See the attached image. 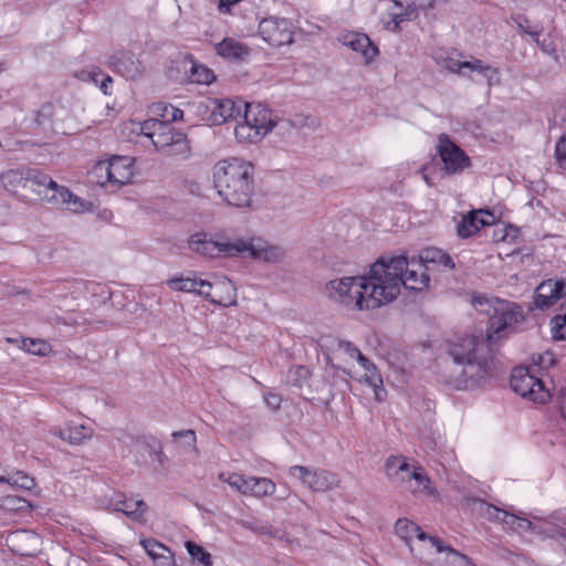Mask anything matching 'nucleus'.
<instances>
[{
    "mask_svg": "<svg viewBox=\"0 0 566 566\" xmlns=\"http://www.w3.org/2000/svg\"><path fill=\"white\" fill-rule=\"evenodd\" d=\"M23 347L33 355L45 356L50 350V345L41 339H24Z\"/></svg>",
    "mask_w": 566,
    "mask_h": 566,
    "instance_id": "obj_50",
    "label": "nucleus"
},
{
    "mask_svg": "<svg viewBox=\"0 0 566 566\" xmlns=\"http://www.w3.org/2000/svg\"><path fill=\"white\" fill-rule=\"evenodd\" d=\"M140 133L149 138L156 150L167 157L185 159L190 154V146L185 133L170 124L150 118L140 124Z\"/></svg>",
    "mask_w": 566,
    "mask_h": 566,
    "instance_id": "obj_6",
    "label": "nucleus"
},
{
    "mask_svg": "<svg viewBox=\"0 0 566 566\" xmlns=\"http://www.w3.org/2000/svg\"><path fill=\"white\" fill-rule=\"evenodd\" d=\"M556 282H557L559 295L563 298L566 296V277L557 280Z\"/></svg>",
    "mask_w": 566,
    "mask_h": 566,
    "instance_id": "obj_63",
    "label": "nucleus"
},
{
    "mask_svg": "<svg viewBox=\"0 0 566 566\" xmlns=\"http://www.w3.org/2000/svg\"><path fill=\"white\" fill-rule=\"evenodd\" d=\"M196 294L205 297L212 304L229 307L237 304L235 286L227 277L211 283L198 276Z\"/></svg>",
    "mask_w": 566,
    "mask_h": 566,
    "instance_id": "obj_13",
    "label": "nucleus"
},
{
    "mask_svg": "<svg viewBox=\"0 0 566 566\" xmlns=\"http://www.w3.org/2000/svg\"><path fill=\"white\" fill-rule=\"evenodd\" d=\"M259 34L273 46H282L293 41L292 23L284 18L270 17L259 23Z\"/></svg>",
    "mask_w": 566,
    "mask_h": 566,
    "instance_id": "obj_15",
    "label": "nucleus"
},
{
    "mask_svg": "<svg viewBox=\"0 0 566 566\" xmlns=\"http://www.w3.org/2000/svg\"><path fill=\"white\" fill-rule=\"evenodd\" d=\"M472 304L478 312L489 317L486 339H484L489 345L523 331L525 314L517 303L476 295L473 297Z\"/></svg>",
    "mask_w": 566,
    "mask_h": 566,
    "instance_id": "obj_5",
    "label": "nucleus"
},
{
    "mask_svg": "<svg viewBox=\"0 0 566 566\" xmlns=\"http://www.w3.org/2000/svg\"><path fill=\"white\" fill-rule=\"evenodd\" d=\"M189 249L206 258H238L240 255L239 239L230 241L219 237L209 239L207 233L197 232L188 240Z\"/></svg>",
    "mask_w": 566,
    "mask_h": 566,
    "instance_id": "obj_11",
    "label": "nucleus"
},
{
    "mask_svg": "<svg viewBox=\"0 0 566 566\" xmlns=\"http://www.w3.org/2000/svg\"><path fill=\"white\" fill-rule=\"evenodd\" d=\"M239 248L240 255L238 258L249 256L253 260L279 263L285 256L282 248L272 245L262 239H239Z\"/></svg>",
    "mask_w": 566,
    "mask_h": 566,
    "instance_id": "obj_16",
    "label": "nucleus"
},
{
    "mask_svg": "<svg viewBox=\"0 0 566 566\" xmlns=\"http://www.w3.org/2000/svg\"><path fill=\"white\" fill-rule=\"evenodd\" d=\"M31 507H32L31 503L20 496L9 494V495H4V496L0 497V509L22 512V511L29 510Z\"/></svg>",
    "mask_w": 566,
    "mask_h": 566,
    "instance_id": "obj_44",
    "label": "nucleus"
},
{
    "mask_svg": "<svg viewBox=\"0 0 566 566\" xmlns=\"http://www.w3.org/2000/svg\"><path fill=\"white\" fill-rule=\"evenodd\" d=\"M417 18L413 13H409L407 10H399V12L392 13L391 22L388 23L387 28L394 32L400 30V23L405 20Z\"/></svg>",
    "mask_w": 566,
    "mask_h": 566,
    "instance_id": "obj_55",
    "label": "nucleus"
},
{
    "mask_svg": "<svg viewBox=\"0 0 566 566\" xmlns=\"http://www.w3.org/2000/svg\"><path fill=\"white\" fill-rule=\"evenodd\" d=\"M42 200L52 206L75 213L90 210L91 203L74 195L69 188L60 186L49 175L45 174V180L38 184V189H33Z\"/></svg>",
    "mask_w": 566,
    "mask_h": 566,
    "instance_id": "obj_9",
    "label": "nucleus"
},
{
    "mask_svg": "<svg viewBox=\"0 0 566 566\" xmlns=\"http://www.w3.org/2000/svg\"><path fill=\"white\" fill-rule=\"evenodd\" d=\"M411 476H413V481L416 482V488L413 492L432 495L434 493L431 486V480L426 473L424 469L421 467H417L416 471H412Z\"/></svg>",
    "mask_w": 566,
    "mask_h": 566,
    "instance_id": "obj_43",
    "label": "nucleus"
},
{
    "mask_svg": "<svg viewBox=\"0 0 566 566\" xmlns=\"http://www.w3.org/2000/svg\"><path fill=\"white\" fill-rule=\"evenodd\" d=\"M289 473L297 478L302 484L313 492H327L339 485V478L336 473L325 469H310L304 465H293Z\"/></svg>",
    "mask_w": 566,
    "mask_h": 566,
    "instance_id": "obj_12",
    "label": "nucleus"
},
{
    "mask_svg": "<svg viewBox=\"0 0 566 566\" xmlns=\"http://www.w3.org/2000/svg\"><path fill=\"white\" fill-rule=\"evenodd\" d=\"M474 510L483 517L492 522H500L507 528L515 531L518 522V514L511 513L503 509H500L493 504H490L483 500H475L473 502Z\"/></svg>",
    "mask_w": 566,
    "mask_h": 566,
    "instance_id": "obj_21",
    "label": "nucleus"
},
{
    "mask_svg": "<svg viewBox=\"0 0 566 566\" xmlns=\"http://www.w3.org/2000/svg\"><path fill=\"white\" fill-rule=\"evenodd\" d=\"M557 402L563 418L566 419V388H563L558 391Z\"/></svg>",
    "mask_w": 566,
    "mask_h": 566,
    "instance_id": "obj_62",
    "label": "nucleus"
},
{
    "mask_svg": "<svg viewBox=\"0 0 566 566\" xmlns=\"http://www.w3.org/2000/svg\"><path fill=\"white\" fill-rule=\"evenodd\" d=\"M358 364L366 370V375H370L371 373H378L376 366L363 354L356 359Z\"/></svg>",
    "mask_w": 566,
    "mask_h": 566,
    "instance_id": "obj_61",
    "label": "nucleus"
},
{
    "mask_svg": "<svg viewBox=\"0 0 566 566\" xmlns=\"http://www.w3.org/2000/svg\"><path fill=\"white\" fill-rule=\"evenodd\" d=\"M448 354L462 370L457 379L458 389H473L483 385L492 373L490 345L481 337L465 335L450 343Z\"/></svg>",
    "mask_w": 566,
    "mask_h": 566,
    "instance_id": "obj_3",
    "label": "nucleus"
},
{
    "mask_svg": "<svg viewBox=\"0 0 566 566\" xmlns=\"http://www.w3.org/2000/svg\"><path fill=\"white\" fill-rule=\"evenodd\" d=\"M212 294H213V295H216L217 297H226V292L220 291V290H219V291H217V292H216V291H213V293H212Z\"/></svg>",
    "mask_w": 566,
    "mask_h": 566,
    "instance_id": "obj_64",
    "label": "nucleus"
},
{
    "mask_svg": "<svg viewBox=\"0 0 566 566\" xmlns=\"http://www.w3.org/2000/svg\"><path fill=\"white\" fill-rule=\"evenodd\" d=\"M191 70H192V74H191L192 82H196L199 84H210L214 80L213 72L203 65L193 64Z\"/></svg>",
    "mask_w": 566,
    "mask_h": 566,
    "instance_id": "obj_49",
    "label": "nucleus"
},
{
    "mask_svg": "<svg viewBox=\"0 0 566 566\" xmlns=\"http://www.w3.org/2000/svg\"><path fill=\"white\" fill-rule=\"evenodd\" d=\"M214 50L219 56L233 61H242L250 54L249 46L233 38H224Z\"/></svg>",
    "mask_w": 566,
    "mask_h": 566,
    "instance_id": "obj_26",
    "label": "nucleus"
},
{
    "mask_svg": "<svg viewBox=\"0 0 566 566\" xmlns=\"http://www.w3.org/2000/svg\"><path fill=\"white\" fill-rule=\"evenodd\" d=\"M287 381L296 387H302L303 384L311 377V370L303 365H296L289 369Z\"/></svg>",
    "mask_w": 566,
    "mask_h": 566,
    "instance_id": "obj_45",
    "label": "nucleus"
},
{
    "mask_svg": "<svg viewBox=\"0 0 566 566\" xmlns=\"http://www.w3.org/2000/svg\"><path fill=\"white\" fill-rule=\"evenodd\" d=\"M515 531L520 533H542V530L534 522H532L523 512H520L518 522L516 524Z\"/></svg>",
    "mask_w": 566,
    "mask_h": 566,
    "instance_id": "obj_52",
    "label": "nucleus"
},
{
    "mask_svg": "<svg viewBox=\"0 0 566 566\" xmlns=\"http://www.w3.org/2000/svg\"><path fill=\"white\" fill-rule=\"evenodd\" d=\"M264 401L265 403L273 410H276L281 406V397L273 392H268L264 395Z\"/></svg>",
    "mask_w": 566,
    "mask_h": 566,
    "instance_id": "obj_59",
    "label": "nucleus"
},
{
    "mask_svg": "<svg viewBox=\"0 0 566 566\" xmlns=\"http://www.w3.org/2000/svg\"><path fill=\"white\" fill-rule=\"evenodd\" d=\"M464 64H469V61H459L450 59L447 62L446 67L451 73L458 74L460 76H469L468 67H465Z\"/></svg>",
    "mask_w": 566,
    "mask_h": 566,
    "instance_id": "obj_56",
    "label": "nucleus"
},
{
    "mask_svg": "<svg viewBox=\"0 0 566 566\" xmlns=\"http://www.w3.org/2000/svg\"><path fill=\"white\" fill-rule=\"evenodd\" d=\"M198 275L196 272H189L187 275L180 274L166 281L167 286L176 292L196 294Z\"/></svg>",
    "mask_w": 566,
    "mask_h": 566,
    "instance_id": "obj_32",
    "label": "nucleus"
},
{
    "mask_svg": "<svg viewBox=\"0 0 566 566\" xmlns=\"http://www.w3.org/2000/svg\"><path fill=\"white\" fill-rule=\"evenodd\" d=\"M562 297L559 295L557 282L547 280L542 282L536 291L534 297V304L539 310H545L554 305Z\"/></svg>",
    "mask_w": 566,
    "mask_h": 566,
    "instance_id": "obj_27",
    "label": "nucleus"
},
{
    "mask_svg": "<svg viewBox=\"0 0 566 566\" xmlns=\"http://www.w3.org/2000/svg\"><path fill=\"white\" fill-rule=\"evenodd\" d=\"M109 507L116 512L124 513L127 517L137 522L143 520L144 513L147 510V505L143 500L126 499L122 495L117 499H112Z\"/></svg>",
    "mask_w": 566,
    "mask_h": 566,
    "instance_id": "obj_23",
    "label": "nucleus"
},
{
    "mask_svg": "<svg viewBox=\"0 0 566 566\" xmlns=\"http://www.w3.org/2000/svg\"><path fill=\"white\" fill-rule=\"evenodd\" d=\"M534 40L545 54L552 56L555 62H559L558 48L562 45L560 39L556 35L548 34L543 39L535 36Z\"/></svg>",
    "mask_w": 566,
    "mask_h": 566,
    "instance_id": "obj_39",
    "label": "nucleus"
},
{
    "mask_svg": "<svg viewBox=\"0 0 566 566\" xmlns=\"http://www.w3.org/2000/svg\"><path fill=\"white\" fill-rule=\"evenodd\" d=\"M443 552L446 553L444 566H475L470 557L450 546L443 545L441 553Z\"/></svg>",
    "mask_w": 566,
    "mask_h": 566,
    "instance_id": "obj_42",
    "label": "nucleus"
},
{
    "mask_svg": "<svg viewBox=\"0 0 566 566\" xmlns=\"http://www.w3.org/2000/svg\"><path fill=\"white\" fill-rule=\"evenodd\" d=\"M172 437L174 438H186L189 447H191V448L196 447V441H197L196 432L191 429L175 431V432H172Z\"/></svg>",
    "mask_w": 566,
    "mask_h": 566,
    "instance_id": "obj_58",
    "label": "nucleus"
},
{
    "mask_svg": "<svg viewBox=\"0 0 566 566\" xmlns=\"http://www.w3.org/2000/svg\"><path fill=\"white\" fill-rule=\"evenodd\" d=\"M386 469L388 476L395 482H410L413 480L411 476L412 471H416L417 467L411 465L407 462L403 457L391 455L386 461Z\"/></svg>",
    "mask_w": 566,
    "mask_h": 566,
    "instance_id": "obj_24",
    "label": "nucleus"
},
{
    "mask_svg": "<svg viewBox=\"0 0 566 566\" xmlns=\"http://www.w3.org/2000/svg\"><path fill=\"white\" fill-rule=\"evenodd\" d=\"M56 115V105L52 102H46L35 112L34 122L43 129H52Z\"/></svg>",
    "mask_w": 566,
    "mask_h": 566,
    "instance_id": "obj_35",
    "label": "nucleus"
},
{
    "mask_svg": "<svg viewBox=\"0 0 566 566\" xmlns=\"http://www.w3.org/2000/svg\"><path fill=\"white\" fill-rule=\"evenodd\" d=\"M339 348L343 349L350 358L357 359L361 352L359 348L349 340H340L338 344Z\"/></svg>",
    "mask_w": 566,
    "mask_h": 566,
    "instance_id": "obj_57",
    "label": "nucleus"
},
{
    "mask_svg": "<svg viewBox=\"0 0 566 566\" xmlns=\"http://www.w3.org/2000/svg\"><path fill=\"white\" fill-rule=\"evenodd\" d=\"M45 180V174L36 168L9 169L0 175L3 187L11 192L27 188L29 184L36 186Z\"/></svg>",
    "mask_w": 566,
    "mask_h": 566,
    "instance_id": "obj_18",
    "label": "nucleus"
},
{
    "mask_svg": "<svg viewBox=\"0 0 566 566\" xmlns=\"http://www.w3.org/2000/svg\"><path fill=\"white\" fill-rule=\"evenodd\" d=\"M275 483L268 478L252 476L251 495L250 496H270L275 492Z\"/></svg>",
    "mask_w": 566,
    "mask_h": 566,
    "instance_id": "obj_40",
    "label": "nucleus"
},
{
    "mask_svg": "<svg viewBox=\"0 0 566 566\" xmlns=\"http://www.w3.org/2000/svg\"><path fill=\"white\" fill-rule=\"evenodd\" d=\"M186 548L192 559L198 560L202 566H212L211 555L202 546L188 541Z\"/></svg>",
    "mask_w": 566,
    "mask_h": 566,
    "instance_id": "obj_46",
    "label": "nucleus"
},
{
    "mask_svg": "<svg viewBox=\"0 0 566 566\" xmlns=\"http://www.w3.org/2000/svg\"><path fill=\"white\" fill-rule=\"evenodd\" d=\"M395 532L406 543L411 554L420 560L426 558L422 548H433L437 553L443 549V543L439 537L427 535L419 525L408 518H399L395 524Z\"/></svg>",
    "mask_w": 566,
    "mask_h": 566,
    "instance_id": "obj_10",
    "label": "nucleus"
},
{
    "mask_svg": "<svg viewBox=\"0 0 566 566\" xmlns=\"http://www.w3.org/2000/svg\"><path fill=\"white\" fill-rule=\"evenodd\" d=\"M365 382L374 388V395L377 401L385 400L387 391L384 388L382 377L379 373H371L370 375H366Z\"/></svg>",
    "mask_w": 566,
    "mask_h": 566,
    "instance_id": "obj_48",
    "label": "nucleus"
},
{
    "mask_svg": "<svg viewBox=\"0 0 566 566\" xmlns=\"http://www.w3.org/2000/svg\"><path fill=\"white\" fill-rule=\"evenodd\" d=\"M243 118L249 119L265 137L277 124L276 116L262 104H244Z\"/></svg>",
    "mask_w": 566,
    "mask_h": 566,
    "instance_id": "obj_19",
    "label": "nucleus"
},
{
    "mask_svg": "<svg viewBox=\"0 0 566 566\" xmlns=\"http://www.w3.org/2000/svg\"><path fill=\"white\" fill-rule=\"evenodd\" d=\"M153 113L161 117L159 122H165L168 124H170L171 122L180 120L182 119L184 116V112L181 109L165 103L154 104Z\"/></svg>",
    "mask_w": 566,
    "mask_h": 566,
    "instance_id": "obj_38",
    "label": "nucleus"
},
{
    "mask_svg": "<svg viewBox=\"0 0 566 566\" xmlns=\"http://www.w3.org/2000/svg\"><path fill=\"white\" fill-rule=\"evenodd\" d=\"M494 216L488 210H472L457 223V234L462 238H470L485 226L493 223Z\"/></svg>",
    "mask_w": 566,
    "mask_h": 566,
    "instance_id": "obj_20",
    "label": "nucleus"
},
{
    "mask_svg": "<svg viewBox=\"0 0 566 566\" xmlns=\"http://www.w3.org/2000/svg\"><path fill=\"white\" fill-rule=\"evenodd\" d=\"M374 268L373 279L380 282V287L388 291V294H384L386 305L398 297L402 286L416 292H421L429 286L428 268L419 258L380 256L374 262Z\"/></svg>",
    "mask_w": 566,
    "mask_h": 566,
    "instance_id": "obj_1",
    "label": "nucleus"
},
{
    "mask_svg": "<svg viewBox=\"0 0 566 566\" xmlns=\"http://www.w3.org/2000/svg\"><path fill=\"white\" fill-rule=\"evenodd\" d=\"M551 334L554 340L566 339V311L563 315H555L549 322Z\"/></svg>",
    "mask_w": 566,
    "mask_h": 566,
    "instance_id": "obj_47",
    "label": "nucleus"
},
{
    "mask_svg": "<svg viewBox=\"0 0 566 566\" xmlns=\"http://www.w3.org/2000/svg\"><path fill=\"white\" fill-rule=\"evenodd\" d=\"M437 151L448 175L460 174L471 166L470 157L444 133L438 137Z\"/></svg>",
    "mask_w": 566,
    "mask_h": 566,
    "instance_id": "obj_14",
    "label": "nucleus"
},
{
    "mask_svg": "<svg viewBox=\"0 0 566 566\" xmlns=\"http://www.w3.org/2000/svg\"><path fill=\"white\" fill-rule=\"evenodd\" d=\"M419 259L423 262L424 266H427V264H434L447 270H453L455 268L450 254L438 248L422 250L419 254Z\"/></svg>",
    "mask_w": 566,
    "mask_h": 566,
    "instance_id": "obj_31",
    "label": "nucleus"
},
{
    "mask_svg": "<svg viewBox=\"0 0 566 566\" xmlns=\"http://www.w3.org/2000/svg\"><path fill=\"white\" fill-rule=\"evenodd\" d=\"M464 66L468 67V77L471 78V73L475 72L486 81L490 87L501 82L499 70L480 59L472 57L469 64H464Z\"/></svg>",
    "mask_w": 566,
    "mask_h": 566,
    "instance_id": "obj_29",
    "label": "nucleus"
},
{
    "mask_svg": "<svg viewBox=\"0 0 566 566\" xmlns=\"http://www.w3.org/2000/svg\"><path fill=\"white\" fill-rule=\"evenodd\" d=\"M140 545L158 566H176L174 554L166 545L154 538L142 539Z\"/></svg>",
    "mask_w": 566,
    "mask_h": 566,
    "instance_id": "obj_25",
    "label": "nucleus"
},
{
    "mask_svg": "<svg viewBox=\"0 0 566 566\" xmlns=\"http://www.w3.org/2000/svg\"><path fill=\"white\" fill-rule=\"evenodd\" d=\"M510 386L522 398L535 403H545L551 398L542 378L536 376V367L518 366L512 370Z\"/></svg>",
    "mask_w": 566,
    "mask_h": 566,
    "instance_id": "obj_8",
    "label": "nucleus"
},
{
    "mask_svg": "<svg viewBox=\"0 0 566 566\" xmlns=\"http://www.w3.org/2000/svg\"><path fill=\"white\" fill-rule=\"evenodd\" d=\"M54 433L71 444H81L92 438L93 429L85 424L70 422L65 428L56 429Z\"/></svg>",
    "mask_w": 566,
    "mask_h": 566,
    "instance_id": "obj_28",
    "label": "nucleus"
},
{
    "mask_svg": "<svg viewBox=\"0 0 566 566\" xmlns=\"http://www.w3.org/2000/svg\"><path fill=\"white\" fill-rule=\"evenodd\" d=\"M344 44L349 46L353 51L359 52L366 63L375 60L378 55V48L371 42L369 36L365 33H350L345 36Z\"/></svg>",
    "mask_w": 566,
    "mask_h": 566,
    "instance_id": "obj_22",
    "label": "nucleus"
},
{
    "mask_svg": "<svg viewBox=\"0 0 566 566\" xmlns=\"http://www.w3.org/2000/svg\"><path fill=\"white\" fill-rule=\"evenodd\" d=\"M101 75H103V71L98 66H90L85 70H82L77 77L84 82H92L95 85H98Z\"/></svg>",
    "mask_w": 566,
    "mask_h": 566,
    "instance_id": "obj_54",
    "label": "nucleus"
},
{
    "mask_svg": "<svg viewBox=\"0 0 566 566\" xmlns=\"http://www.w3.org/2000/svg\"><path fill=\"white\" fill-rule=\"evenodd\" d=\"M8 484L11 488L23 489L31 491L35 486V480L29 476L22 471L7 472L6 470L1 473V485Z\"/></svg>",
    "mask_w": 566,
    "mask_h": 566,
    "instance_id": "obj_33",
    "label": "nucleus"
},
{
    "mask_svg": "<svg viewBox=\"0 0 566 566\" xmlns=\"http://www.w3.org/2000/svg\"><path fill=\"white\" fill-rule=\"evenodd\" d=\"M555 159H556L557 166L563 171H566V132L556 142Z\"/></svg>",
    "mask_w": 566,
    "mask_h": 566,
    "instance_id": "obj_51",
    "label": "nucleus"
},
{
    "mask_svg": "<svg viewBox=\"0 0 566 566\" xmlns=\"http://www.w3.org/2000/svg\"><path fill=\"white\" fill-rule=\"evenodd\" d=\"M241 115V107L238 106L232 99L224 98L216 101L212 111V119L216 125H221L229 119L237 118Z\"/></svg>",
    "mask_w": 566,
    "mask_h": 566,
    "instance_id": "obj_30",
    "label": "nucleus"
},
{
    "mask_svg": "<svg viewBox=\"0 0 566 566\" xmlns=\"http://www.w3.org/2000/svg\"><path fill=\"white\" fill-rule=\"evenodd\" d=\"M108 67L129 81L140 80L146 72V67L139 57L127 50H120L111 55Z\"/></svg>",
    "mask_w": 566,
    "mask_h": 566,
    "instance_id": "obj_17",
    "label": "nucleus"
},
{
    "mask_svg": "<svg viewBox=\"0 0 566 566\" xmlns=\"http://www.w3.org/2000/svg\"><path fill=\"white\" fill-rule=\"evenodd\" d=\"M101 76L102 77L97 86L101 88L104 95H111L109 86L113 84V77L108 74H105L104 72Z\"/></svg>",
    "mask_w": 566,
    "mask_h": 566,
    "instance_id": "obj_60",
    "label": "nucleus"
},
{
    "mask_svg": "<svg viewBox=\"0 0 566 566\" xmlns=\"http://www.w3.org/2000/svg\"><path fill=\"white\" fill-rule=\"evenodd\" d=\"M512 21L516 24L517 29L525 33L531 35L532 38L539 36L543 31V25L538 21L531 20L525 14H515L512 15Z\"/></svg>",
    "mask_w": 566,
    "mask_h": 566,
    "instance_id": "obj_37",
    "label": "nucleus"
},
{
    "mask_svg": "<svg viewBox=\"0 0 566 566\" xmlns=\"http://www.w3.org/2000/svg\"><path fill=\"white\" fill-rule=\"evenodd\" d=\"M254 168L244 160L232 158L218 161L212 169L213 187L228 206L250 208L254 195Z\"/></svg>",
    "mask_w": 566,
    "mask_h": 566,
    "instance_id": "obj_4",
    "label": "nucleus"
},
{
    "mask_svg": "<svg viewBox=\"0 0 566 566\" xmlns=\"http://www.w3.org/2000/svg\"><path fill=\"white\" fill-rule=\"evenodd\" d=\"M436 0H392L395 8L407 10L418 15L419 10H427L433 7Z\"/></svg>",
    "mask_w": 566,
    "mask_h": 566,
    "instance_id": "obj_41",
    "label": "nucleus"
},
{
    "mask_svg": "<svg viewBox=\"0 0 566 566\" xmlns=\"http://www.w3.org/2000/svg\"><path fill=\"white\" fill-rule=\"evenodd\" d=\"M235 138L240 143H256L264 138L256 127L249 120L244 119L234 128Z\"/></svg>",
    "mask_w": 566,
    "mask_h": 566,
    "instance_id": "obj_34",
    "label": "nucleus"
},
{
    "mask_svg": "<svg viewBox=\"0 0 566 566\" xmlns=\"http://www.w3.org/2000/svg\"><path fill=\"white\" fill-rule=\"evenodd\" d=\"M219 479L227 482L232 489L243 495H251L252 476H244L238 473H220Z\"/></svg>",
    "mask_w": 566,
    "mask_h": 566,
    "instance_id": "obj_36",
    "label": "nucleus"
},
{
    "mask_svg": "<svg viewBox=\"0 0 566 566\" xmlns=\"http://www.w3.org/2000/svg\"><path fill=\"white\" fill-rule=\"evenodd\" d=\"M374 263L363 275L343 276L328 281L325 284V293L333 303L354 312L377 310L384 305L386 289L380 287V282L375 281Z\"/></svg>",
    "mask_w": 566,
    "mask_h": 566,
    "instance_id": "obj_2",
    "label": "nucleus"
},
{
    "mask_svg": "<svg viewBox=\"0 0 566 566\" xmlns=\"http://www.w3.org/2000/svg\"><path fill=\"white\" fill-rule=\"evenodd\" d=\"M534 365L541 370H547L556 364V356L553 352H545L533 357Z\"/></svg>",
    "mask_w": 566,
    "mask_h": 566,
    "instance_id": "obj_53",
    "label": "nucleus"
},
{
    "mask_svg": "<svg viewBox=\"0 0 566 566\" xmlns=\"http://www.w3.org/2000/svg\"><path fill=\"white\" fill-rule=\"evenodd\" d=\"M90 177L92 182L116 190L132 181L134 159L128 156H113L108 160H99L90 171Z\"/></svg>",
    "mask_w": 566,
    "mask_h": 566,
    "instance_id": "obj_7",
    "label": "nucleus"
}]
</instances>
